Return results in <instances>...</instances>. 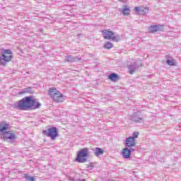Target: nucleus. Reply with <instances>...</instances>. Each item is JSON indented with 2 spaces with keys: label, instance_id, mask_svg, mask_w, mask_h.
Segmentation results:
<instances>
[{
  "label": "nucleus",
  "instance_id": "obj_1",
  "mask_svg": "<svg viewBox=\"0 0 181 181\" xmlns=\"http://www.w3.org/2000/svg\"><path fill=\"white\" fill-rule=\"evenodd\" d=\"M42 104L39 103V100L33 96H26L18 102H16L13 103V107L16 110H20L21 111H25L26 110H36L37 108H40Z\"/></svg>",
  "mask_w": 181,
  "mask_h": 181
},
{
  "label": "nucleus",
  "instance_id": "obj_2",
  "mask_svg": "<svg viewBox=\"0 0 181 181\" xmlns=\"http://www.w3.org/2000/svg\"><path fill=\"white\" fill-rule=\"evenodd\" d=\"M8 127H9V124H5L4 126H2V124H0V132H3L1 138H3L4 141H8V140L13 141V139L16 138V136L15 135V134L11 132H4V131H6Z\"/></svg>",
  "mask_w": 181,
  "mask_h": 181
},
{
  "label": "nucleus",
  "instance_id": "obj_3",
  "mask_svg": "<svg viewBox=\"0 0 181 181\" xmlns=\"http://www.w3.org/2000/svg\"><path fill=\"white\" fill-rule=\"evenodd\" d=\"M49 94L55 103H63L64 101V95L54 88L49 89Z\"/></svg>",
  "mask_w": 181,
  "mask_h": 181
},
{
  "label": "nucleus",
  "instance_id": "obj_4",
  "mask_svg": "<svg viewBox=\"0 0 181 181\" xmlns=\"http://www.w3.org/2000/svg\"><path fill=\"white\" fill-rule=\"evenodd\" d=\"M42 134L43 135L51 138L52 141H54V139L59 136V132H57V128L56 127L45 129L42 130Z\"/></svg>",
  "mask_w": 181,
  "mask_h": 181
},
{
  "label": "nucleus",
  "instance_id": "obj_5",
  "mask_svg": "<svg viewBox=\"0 0 181 181\" xmlns=\"http://www.w3.org/2000/svg\"><path fill=\"white\" fill-rule=\"evenodd\" d=\"M86 156H88V148H84L78 152L76 158L77 162H79L80 163H84L87 162V158H86Z\"/></svg>",
  "mask_w": 181,
  "mask_h": 181
},
{
  "label": "nucleus",
  "instance_id": "obj_6",
  "mask_svg": "<svg viewBox=\"0 0 181 181\" xmlns=\"http://www.w3.org/2000/svg\"><path fill=\"white\" fill-rule=\"evenodd\" d=\"M102 35L104 39H107V40H113L115 42H119V38L115 36V33L112 31H110L107 30H102Z\"/></svg>",
  "mask_w": 181,
  "mask_h": 181
},
{
  "label": "nucleus",
  "instance_id": "obj_7",
  "mask_svg": "<svg viewBox=\"0 0 181 181\" xmlns=\"http://www.w3.org/2000/svg\"><path fill=\"white\" fill-rule=\"evenodd\" d=\"M134 151H136V148H129L128 147H126L122 151V156L124 158V159H129L131 158V153H132Z\"/></svg>",
  "mask_w": 181,
  "mask_h": 181
},
{
  "label": "nucleus",
  "instance_id": "obj_8",
  "mask_svg": "<svg viewBox=\"0 0 181 181\" xmlns=\"http://www.w3.org/2000/svg\"><path fill=\"white\" fill-rule=\"evenodd\" d=\"M131 121L136 122V124H142L144 122V117L139 113L135 112L130 116Z\"/></svg>",
  "mask_w": 181,
  "mask_h": 181
},
{
  "label": "nucleus",
  "instance_id": "obj_9",
  "mask_svg": "<svg viewBox=\"0 0 181 181\" xmlns=\"http://www.w3.org/2000/svg\"><path fill=\"white\" fill-rule=\"evenodd\" d=\"M124 145L127 148H129V149H131V148H134V149L135 148L136 149V148L135 147L136 146V141L130 136L126 139Z\"/></svg>",
  "mask_w": 181,
  "mask_h": 181
},
{
  "label": "nucleus",
  "instance_id": "obj_10",
  "mask_svg": "<svg viewBox=\"0 0 181 181\" xmlns=\"http://www.w3.org/2000/svg\"><path fill=\"white\" fill-rule=\"evenodd\" d=\"M135 11L139 15H146L149 12V8L148 7H135Z\"/></svg>",
  "mask_w": 181,
  "mask_h": 181
},
{
  "label": "nucleus",
  "instance_id": "obj_11",
  "mask_svg": "<svg viewBox=\"0 0 181 181\" xmlns=\"http://www.w3.org/2000/svg\"><path fill=\"white\" fill-rule=\"evenodd\" d=\"M163 27L161 25H151L148 28V32L155 33V32H162Z\"/></svg>",
  "mask_w": 181,
  "mask_h": 181
},
{
  "label": "nucleus",
  "instance_id": "obj_12",
  "mask_svg": "<svg viewBox=\"0 0 181 181\" xmlns=\"http://www.w3.org/2000/svg\"><path fill=\"white\" fill-rule=\"evenodd\" d=\"M128 69L129 74H134V73H135V71L138 70V69H139V65L137 63L134 62L129 65Z\"/></svg>",
  "mask_w": 181,
  "mask_h": 181
},
{
  "label": "nucleus",
  "instance_id": "obj_13",
  "mask_svg": "<svg viewBox=\"0 0 181 181\" xmlns=\"http://www.w3.org/2000/svg\"><path fill=\"white\" fill-rule=\"evenodd\" d=\"M66 62H78V58L77 57H73V55L66 56L65 58Z\"/></svg>",
  "mask_w": 181,
  "mask_h": 181
},
{
  "label": "nucleus",
  "instance_id": "obj_14",
  "mask_svg": "<svg viewBox=\"0 0 181 181\" xmlns=\"http://www.w3.org/2000/svg\"><path fill=\"white\" fill-rule=\"evenodd\" d=\"M166 63L168 66H175L176 64V61L174 59H169V56L166 55Z\"/></svg>",
  "mask_w": 181,
  "mask_h": 181
},
{
  "label": "nucleus",
  "instance_id": "obj_15",
  "mask_svg": "<svg viewBox=\"0 0 181 181\" xmlns=\"http://www.w3.org/2000/svg\"><path fill=\"white\" fill-rule=\"evenodd\" d=\"M108 78L111 80V81H117V80H118V75L115 73L110 74Z\"/></svg>",
  "mask_w": 181,
  "mask_h": 181
},
{
  "label": "nucleus",
  "instance_id": "obj_16",
  "mask_svg": "<svg viewBox=\"0 0 181 181\" xmlns=\"http://www.w3.org/2000/svg\"><path fill=\"white\" fill-rule=\"evenodd\" d=\"M104 153V151L102 148L98 147L95 148V156H100V155H103Z\"/></svg>",
  "mask_w": 181,
  "mask_h": 181
},
{
  "label": "nucleus",
  "instance_id": "obj_17",
  "mask_svg": "<svg viewBox=\"0 0 181 181\" xmlns=\"http://www.w3.org/2000/svg\"><path fill=\"white\" fill-rule=\"evenodd\" d=\"M25 93H29L30 94H32V88L28 87L23 90V91L20 92V94H25Z\"/></svg>",
  "mask_w": 181,
  "mask_h": 181
},
{
  "label": "nucleus",
  "instance_id": "obj_18",
  "mask_svg": "<svg viewBox=\"0 0 181 181\" xmlns=\"http://www.w3.org/2000/svg\"><path fill=\"white\" fill-rule=\"evenodd\" d=\"M131 12V9L128 6H124L122 11L123 15H129V13Z\"/></svg>",
  "mask_w": 181,
  "mask_h": 181
},
{
  "label": "nucleus",
  "instance_id": "obj_19",
  "mask_svg": "<svg viewBox=\"0 0 181 181\" xmlns=\"http://www.w3.org/2000/svg\"><path fill=\"white\" fill-rule=\"evenodd\" d=\"M112 43L110 42H106L105 44L104 45L105 49H112Z\"/></svg>",
  "mask_w": 181,
  "mask_h": 181
},
{
  "label": "nucleus",
  "instance_id": "obj_20",
  "mask_svg": "<svg viewBox=\"0 0 181 181\" xmlns=\"http://www.w3.org/2000/svg\"><path fill=\"white\" fill-rule=\"evenodd\" d=\"M2 54L4 55H13L12 54V50L11 49H4V52H2Z\"/></svg>",
  "mask_w": 181,
  "mask_h": 181
},
{
  "label": "nucleus",
  "instance_id": "obj_21",
  "mask_svg": "<svg viewBox=\"0 0 181 181\" xmlns=\"http://www.w3.org/2000/svg\"><path fill=\"white\" fill-rule=\"evenodd\" d=\"M24 177L26 180L35 181V177H30L28 174H25Z\"/></svg>",
  "mask_w": 181,
  "mask_h": 181
},
{
  "label": "nucleus",
  "instance_id": "obj_22",
  "mask_svg": "<svg viewBox=\"0 0 181 181\" xmlns=\"http://www.w3.org/2000/svg\"><path fill=\"white\" fill-rule=\"evenodd\" d=\"M139 135V132H134L133 133V135L132 136H130V138L133 139L135 141V139H136V138H138Z\"/></svg>",
  "mask_w": 181,
  "mask_h": 181
},
{
  "label": "nucleus",
  "instance_id": "obj_23",
  "mask_svg": "<svg viewBox=\"0 0 181 181\" xmlns=\"http://www.w3.org/2000/svg\"><path fill=\"white\" fill-rule=\"evenodd\" d=\"M128 0H119L120 2H127Z\"/></svg>",
  "mask_w": 181,
  "mask_h": 181
}]
</instances>
